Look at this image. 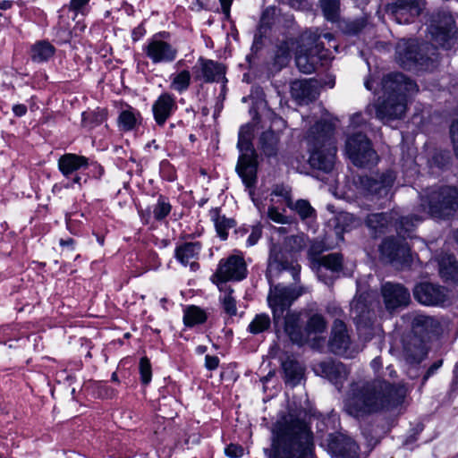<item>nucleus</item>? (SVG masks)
Listing matches in <instances>:
<instances>
[{
  "instance_id": "49530a36",
  "label": "nucleus",
  "mask_w": 458,
  "mask_h": 458,
  "mask_svg": "<svg viewBox=\"0 0 458 458\" xmlns=\"http://www.w3.org/2000/svg\"><path fill=\"white\" fill-rule=\"evenodd\" d=\"M323 13L327 21H335L339 15L340 0H319Z\"/></svg>"
},
{
  "instance_id": "7c9ffc66",
  "label": "nucleus",
  "mask_w": 458,
  "mask_h": 458,
  "mask_svg": "<svg viewBox=\"0 0 458 458\" xmlns=\"http://www.w3.org/2000/svg\"><path fill=\"white\" fill-rule=\"evenodd\" d=\"M440 277L447 284L458 282V262L454 255L443 254L438 259Z\"/></svg>"
},
{
  "instance_id": "37998d69",
  "label": "nucleus",
  "mask_w": 458,
  "mask_h": 458,
  "mask_svg": "<svg viewBox=\"0 0 458 458\" xmlns=\"http://www.w3.org/2000/svg\"><path fill=\"white\" fill-rule=\"evenodd\" d=\"M140 117V113L135 111L133 108H129L121 112L118 122L119 126L123 131H131L132 130L137 123L139 118Z\"/></svg>"
},
{
  "instance_id": "f704fd0d",
  "label": "nucleus",
  "mask_w": 458,
  "mask_h": 458,
  "mask_svg": "<svg viewBox=\"0 0 458 458\" xmlns=\"http://www.w3.org/2000/svg\"><path fill=\"white\" fill-rule=\"evenodd\" d=\"M283 369L286 384L295 386L301 382L303 376V368L298 361L287 359L283 362Z\"/></svg>"
},
{
  "instance_id": "6e6d98bb",
  "label": "nucleus",
  "mask_w": 458,
  "mask_h": 458,
  "mask_svg": "<svg viewBox=\"0 0 458 458\" xmlns=\"http://www.w3.org/2000/svg\"><path fill=\"white\" fill-rule=\"evenodd\" d=\"M244 449L240 445L230 444L225 449V454L230 458H240L243 455Z\"/></svg>"
},
{
  "instance_id": "864d4df0",
  "label": "nucleus",
  "mask_w": 458,
  "mask_h": 458,
  "mask_svg": "<svg viewBox=\"0 0 458 458\" xmlns=\"http://www.w3.org/2000/svg\"><path fill=\"white\" fill-rule=\"evenodd\" d=\"M273 197H281L286 203L287 207L289 206V201H292L291 199V191L288 187L284 185H276L271 192V203L275 202Z\"/></svg>"
},
{
  "instance_id": "e2e57ef3",
  "label": "nucleus",
  "mask_w": 458,
  "mask_h": 458,
  "mask_svg": "<svg viewBox=\"0 0 458 458\" xmlns=\"http://www.w3.org/2000/svg\"><path fill=\"white\" fill-rule=\"evenodd\" d=\"M443 361L437 360L434 362L427 370L426 374L423 377V383H425L434 373L442 366Z\"/></svg>"
},
{
  "instance_id": "c756f323",
  "label": "nucleus",
  "mask_w": 458,
  "mask_h": 458,
  "mask_svg": "<svg viewBox=\"0 0 458 458\" xmlns=\"http://www.w3.org/2000/svg\"><path fill=\"white\" fill-rule=\"evenodd\" d=\"M411 324L415 334L437 333L440 330L439 321L432 316L414 313L411 315Z\"/></svg>"
},
{
  "instance_id": "ddd939ff",
  "label": "nucleus",
  "mask_w": 458,
  "mask_h": 458,
  "mask_svg": "<svg viewBox=\"0 0 458 458\" xmlns=\"http://www.w3.org/2000/svg\"><path fill=\"white\" fill-rule=\"evenodd\" d=\"M382 260L395 266H409L411 262L410 247L404 239L387 237L379 246Z\"/></svg>"
},
{
  "instance_id": "9b49d317",
  "label": "nucleus",
  "mask_w": 458,
  "mask_h": 458,
  "mask_svg": "<svg viewBox=\"0 0 458 458\" xmlns=\"http://www.w3.org/2000/svg\"><path fill=\"white\" fill-rule=\"evenodd\" d=\"M428 44L420 45L415 40H408L399 43L396 47V59L398 64L407 70L428 68V62L431 58L422 54L428 49Z\"/></svg>"
},
{
  "instance_id": "c9c22d12",
  "label": "nucleus",
  "mask_w": 458,
  "mask_h": 458,
  "mask_svg": "<svg viewBox=\"0 0 458 458\" xmlns=\"http://www.w3.org/2000/svg\"><path fill=\"white\" fill-rule=\"evenodd\" d=\"M318 47L316 45L315 49L310 48L306 53L300 51L296 54V65L301 72L309 74L315 71V54L318 53Z\"/></svg>"
},
{
  "instance_id": "423d86ee",
  "label": "nucleus",
  "mask_w": 458,
  "mask_h": 458,
  "mask_svg": "<svg viewBox=\"0 0 458 458\" xmlns=\"http://www.w3.org/2000/svg\"><path fill=\"white\" fill-rule=\"evenodd\" d=\"M253 126L245 124L240 128L237 147L241 152L236 171L246 187L250 188L257 182L258 161L252 146Z\"/></svg>"
},
{
  "instance_id": "393cba45",
  "label": "nucleus",
  "mask_w": 458,
  "mask_h": 458,
  "mask_svg": "<svg viewBox=\"0 0 458 458\" xmlns=\"http://www.w3.org/2000/svg\"><path fill=\"white\" fill-rule=\"evenodd\" d=\"M201 249L200 242H185L176 247L174 257L182 266H190L191 271H196L199 267L197 260Z\"/></svg>"
},
{
  "instance_id": "603ef678",
  "label": "nucleus",
  "mask_w": 458,
  "mask_h": 458,
  "mask_svg": "<svg viewBox=\"0 0 458 458\" xmlns=\"http://www.w3.org/2000/svg\"><path fill=\"white\" fill-rule=\"evenodd\" d=\"M293 42L288 40L282 41L278 46L276 52V58L278 62L287 61L291 55V48Z\"/></svg>"
},
{
  "instance_id": "412c9836",
  "label": "nucleus",
  "mask_w": 458,
  "mask_h": 458,
  "mask_svg": "<svg viewBox=\"0 0 458 458\" xmlns=\"http://www.w3.org/2000/svg\"><path fill=\"white\" fill-rule=\"evenodd\" d=\"M351 344L352 340L345 323L335 319L328 341L329 350L337 355H347Z\"/></svg>"
},
{
  "instance_id": "79ce46f5",
  "label": "nucleus",
  "mask_w": 458,
  "mask_h": 458,
  "mask_svg": "<svg viewBox=\"0 0 458 458\" xmlns=\"http://www.w3.org/2000/svg\"><path fill=\"white\" fill-rule=\"evenodd\" d=\"M276 15L277 9L275 6H268L263 11L258 28L260 37L265 35L267 30L271 29L275 23Z\"/></svg>"
},
{
  "instance_id": "680f3d73",
  "label": "nucleus",
  "mask_w": 458,
  "mask_h": 458,
  "mask_svg": "<svg viewBox=\"0 0 458 458\" xmlns=\"http://www.w3.org/2000/svg\"><path fill=\"white\" fill-rule=\"evenodd\" d=\"M366 123V120L361 113H356L351 117V126L358 128Z\"/></svg>"
},
{
  "instance_id": "39448f33",
  "label": "nucleus",
  "mask_w": 458,
  "mask_h": 458,
  "mask_svg": "<svg viewBox=\"0 0 458 458\" xmlns=\"http://www.w3.org/2000/svg\"><path fill=\"white\" fill-rule=\"evenodd\" d=\"M335 124L327 120L317 122L307 131L305 141L311 167L325 173L333 170L337 151L333 138Z\"/></svg>"
},
{
  "instance_id": "c03bdc74",
  "label": "nucleus",
  "mask_w": 458,
  "mask_h": 458,
  "mask_svg": "<svg viewBox=\"0 0 458 458\" xmlns=\"http://www.w3.org/2000/svg\"><path fill=\"white\" fill-rule=\"evenodd\" d=\"M271 320L267 314L261 313L255 316L248 326V330L253 335L263 333L270 327Z\"/></svg>"
},
{
  "instance_id": "4c0bfd02",
  "label": "nucleus",
  "mask_w": 458,
  "mask_h": 458,
  "mask_svg": "<svg viewBox=\"0 0 458 458\" xmlns=\"http://www.w3.org/2000/svg\"><path fill=\"white\" fill-rule=\"evenodd\" d=\"M169 79L170 89L181 94L190 88L191 74L189 70H182L172 73Z\"/></svg>"
},
{
  "instance_id": "a18cd8bd",
  "label": "nucleus",
  "mask_w": 458,
  "mask_h": 458,
  "mask_svg": "<svg viewBox=\"0 0 458 458\" xmlns=\"http://www.w3.org/2000/svg\"><path fill=\"white\" fill-rule=\"evenodd\" d=\"M171 209L172 206L167 198L160 195L157 203L152 208V214L156 220L161 221L170 214Z\"/></svg>"
},
{
  "instance_id": "ea45409f",
  "label": "nucleus",
  "mask_w": 458,
  "mask_h": 458,
  "mask_svg": "<svg viewBox=\"0 0 458 458\" xmlns=\"http://www.w3.org/2000/svg\"><path fill=\"white\" fill-rule=\"evenodd\" d=\"M207 320V314L204 310L199 307L191 305L186 307L183 314V322L186 327H192L196 325L202 324Z\"/></svg>"
},
{
  "instance_id": "a211bd4d",
  "label": "nucleus",
  "mask_w": 458,
  "mask_h": 458,
  "mask_svg": "<svg viewBox=\"0 0 458 458\" xmlns=\"http://www.w3.org/2000/svg\"><path fill=\"white\" fill-rule=\"evenodd\" d=\"M413 296L425 306H442L448 301V291L445 287L428 282L417 284Z\"/></svg>"
},
{
  "instance_id": "3c124183",
  "label": "nucleus",
  "mask_w": 458,
  "mask_h": 458,
  "mask_svg": "<svg viewBox=\"0 0 458 458\" xmlns=\"http://www.w3.org/2000/svg\"><path fill=\"white\" fill-rule=\"evenodd\" d=\"M140 374L142 384L148 385L151 381V364L147 357H142L140 360Z\"/></svg>"
},
{
  "instance_id": "2f4dec72",
  "label": "nucleus",
  "mask_w": 458,
  "mask_h": 458,
  "mask_svg": "<svg viewBox=\"0 0 458 458\" xmlns=\"http://www.w3.org/2000/svg\"><path fill=\"white\" fill-rule=\"evenodd\" d=\"M313 267L317 268L318 277L321 278L322 268L332 272H339L343 268V256L340 253H330L312 259Z\"/></svg>"
},
{
  "instance_id": "5701e85b",
  "label": "nucleus",
  "mask_w": 458,
  "mask_h": 458,
  "mask_svg": "<svg viewBox=\"0 0 458 458\" xmlns=\"http://www.w3.org/2000/svg\"><path fill=\"white\" fill-rule=\"evenodd\" d=\"M316 372L328 379L338 390H341L349 374L344 364L335 360L318 363L316 367Z\"/></svg>"
},
{
  "instance_id": "bf43d9fd",
  "label": "nucleus",
  "mask_w": 458,
  "mask_h": 458,
  "mask_svg": "<svg viewBox=\"0 0 458 458\" xmlns=\"http://www.w3.org/2000/svg\"><path fill=\"white\" fill-rule=\"evenodd\" d=\"M189 8L193 12H200L207 8V0H187Z\"/></svg>"
},
{
  "instance_id": "cd10ccee",
  "label": "nucleus",
  "mask_w": 458,
  "mask_h": 458,
  "mask_svg": "<svg viewBox=\"0 0 458 458\" xmlns=\"http://www.w3.org/2000/svg\"><path fill=\"white\" fill-rule=\"evenodd\" d=\"M88 166L89 159L76 154H64L58 159V168L66 178H72L73 174Z\"/></svg>"
},
{
  "instance_id": "e433bc0d",
  "label": "nucleus",
  "mask_w": 458,
  "mask_h": 458,
  "mask_svg": "<svg viewBox=\"0 0 458 458\" xmlns=\"http://www.w3.org/2000/svg\"><path fill=\"white\" fill-rule=\"evenodd\" d=\"M327 327V323L323 315L314 313L310 316L304 327V334L306 335L307 342L310 336L324 333Z\"/></svg>"
},
{
  "instance_id": "f03ea898",
  "label": "nucleus",
  "mask_w": 458,
  "mask_h": 458,
  "mask_svg": "<svg viewBox=\"0 0 458 458\" xmlns=\"http://www.w3.org/2000/svg\"><path fill=\"white\" fill-rule=\"evenodd\" d=\"M422 215L398 216L396 211L368 215L365 223L371 233L377 237L388 231L394 222L399 237H411L416 225L426 216L444 218L458 208V190L443 186L437 189H427L421 197Z\"/></svg>"
},
{
  "instance_id": "0e129e2a",
  "label": "nucleus",
  "mask_w": 458,
  "mask_h": 458,
  "mask_svg": "<svg viewBox=\"0 0 458 458\" xmlns=\"http://www.w3.org/2000/svg\"><path fill=\"white\" fill-rule=\"evenodd\" d=\"M219 2H220V4H221V8H222L223 13L225 14V16L226 18H229L230 17V10H231V5L233 4V0H219Z\"/></svg>"
},
{
  "instance_id": "0eeeda50",
  "label": "nucleus",
  "mask_w": 458,
  "mask_h": 458,
  "mask_svg": "<svg viewBox=\"0 0 458 458\" xmlns=\"http://www.w3.org/2000/svg\"><path fill=\"white\" fill-rule=\"evenodd\" d=\"M455 21L447 11H437L431 14L428 31L433 43L448 49L452 46L453 38L456 32Z\"/></svg>"
},
{
  "instance_id": "b1692460",
  "label": "nucleus",
  "mask_w": 458,
  "mask_h": 458,
  "mask_svg": "<svg viewBox=\"0 0 458 458\" xmlns=\"http://www.w3.org/2000/svg\"><path fill=\"white\" fill-rule=\"evenodd\" d=\"M330 452L340 458H358L359 446L351 437L344 435H330L328 438Z\"/></svg>"
},
{
  "instance_id": "2eb2a0df",
  "label": "nucleus",
  "mask_w": 458,
  "mask_h": 458,
  "mask_svg": "<svg viewBox=\"0 0 458 458\" xmlns=\"http://www.w3.org/2000/svg\"><path fill=\"white\" fill-rule=\"evenodd\" d=\"M143 52L152 64H170L178 55V50L169 42L154 35L143 47Z\"/></svg>"
},
{
  "instance_id": "338daca9",
  "label": "nucleus",
  "mask_w": 458,
  "mask_h": 458,
  "mask_svg": "<svg viewBox=\"0 0 458 458\" xmlns=\"http://www.w3.org/2000/svg\"><path fill=\"white\" fill-rule=\"evenodd\" d=\"M371 368L375 371V373H378L379 370L383 368V362L380 357H376L372 360L370 363Z\"/></svg>"
},
{
  "instance_id": "f257e3e1",
  "label": "nucleus",
  "mask_w": 458,
  "mask_h": 458,
  "mask_svg": "<svg viewBox=\"0 0 458 458\" xmlns=\"http://www.w3.org/2000/svg\"><path fill=\"white\" fill-rule=\"evenodd\" d=\"M383 378L371 381L353 382L344 401V411L354 418H361L382 411H389L402 406L408 394L404 383H391L386 377H396V371L387 366Z\"/></svg>"
},
{
  "instance_id": "4d7b16f0",
  "label": "nucleus",
  "mask_w": 458,
  "mask_h": 458,
  "mask_svg": "<svg viewBox=\"0 0 458 458\" xmlns=\"http://www.w3.org/2000/svg\"><path fill=\"white\" fill-rule=\"evenodd\" d=\"M262 234V230L259 226L252 227L250 234L247 238V246L251 247L254 246L259 240L260 239Z\"/></svg>"
},
{
  "instance_id": "13d9d810",
  "label": "nucleus",
  "mask_w": 458,
  "mask_h": 458,
  "mask_svg": "<svg viewBox=\"0 0 458 458\" xmlns=\"http://www.w3.org/2000/svg\"><path fill=\"white\" fill-rule=\"evenodd\" d=\"M450 134L454 144V153L458 158V119L450 127Z\"/></svg>"
},
{
  "instance_id": "1a4fd4ad",
  "label": "nucleus",
  "mask_w": 458,
  "mask_h": 458,
  "mask_svg": "<svg viewBox=\"0 0 458 458\" xmlns=\"http://www.w3.org/2000/svg\"><path fill=\"white\" fill-rule=\"evenodd\" d=\"M345 150L356 166L375 165L378 160V156L372 148L370 140L361 132L353 133L347 138Z\"/></svg>"
},
{
  "instance_id": "4be33fe9",
  "label": "nucleus",
  "mask_w": 458,
  "mask_h": 458,
  "mask_svg": "<svg viewBox=\"0 0 458 458\" xmlns=\"http://www.w3.org/2000/svg\"><path fill=\"white\" fill-rule=\"evenodd\" d=\"M177 108L176 98L173 94L169 92L160 94L152 105V113L156 123L158 126H164Z\"/></svg>"
},
{
  "instance_id": "dca6fc26",
  "label": "nucleus",
  "mask_w": 458,
  "mask_h": 458,
  "mask_svg": "<svg viewBox=\"0 0 458 458\" xmlns=\"http://www.w3.org/2000/svg\"><path fill=\"white\" fill-rule=\"evenodd\" d=\"M424 8V0H394L386 6V13L397 23H410Z\"/></svg>"
},
{
  "instance_id": "f8f14e48",
  "label": "nucleus",
  "mask_w": 458,
  "mask_h": 458,
  "mask_svg": "<svg viewBox=\"0 0 458 458\" xmlns=\"http://www.w3.org/2000/svg\"><path fill=\"white\" fill-rule=\"evenodd\" d=\"M248 275L247 265L242 255H231L222 259L213 276V282L219 285H225L228 281H242Z\"/></svg>"
},
{
  "instance_id": "a19ab883",
  "label": "nucleus",
  "mask_w": 458,
  "mask_h": 458,
  "mask_svg": "<svg viewBox=\"0 0 458 458\" xmlns=\"http://www.w3.org/2000/svg\"><path fill=\"white\" fill-rule=\"evenodd\" d=\"M219 290L223 293L219 297V301L224 311L233 317L237 314L236 300L233 296V290L226 285H219Z\"/></svg>"
},
{
  "instance_id": "6e6552de",
  "label": "nucleus",
  "mask_w": 458,
  "mask_h": 458,
  "mask_svg": "<svg viewBox=\"0 0 458 458\" xmlns=\"http://www.w3.org/2000/svg\"><path fill=\"white\" fill-rule=\"evenodd\" d=\"M396 175L394 171L360 175L357 181L358 188L371 199L386 198L391 191Z\"/></svg>"
},
{
  "instance_id": "58836bf2",
  "label": "nucleus",
  "mask_w": 458,
  "mask_h": 458,
  "mask_svg": "<svg viewBox=\"0 0 458 458\" xmlns=\"http://www.w3.org/2000/svg\"><path fill=\"white\" fill-rule=\"evenodd\" d=\"M55 47L47 41H38L31 47V59L37 63L47 61L55 54Z\"/></svg>"
},
{
  "instance_id": "7ed1b4c3",
  "label": "nucleus",
  "mask_w": 458,
  "mask_h": 458,
  "mask_svg": "<svg viewBox=\"0 0 458 458\" xmlns=\"http://www.w3.org/2000/svg\"><path fill=\"white\" fill-rule=\"evenodd\" d=\"M314 437L302 420L291 419L275 433L268 458H316Z\"/></svg>"
},
{
  "instance_id": "9d476101",
  "label": "nucleus",
  "mask_w": 458,
  "mask_h": 458,
  "mask_svg": "<svg viewBox=\"0 0 458 458\" xmlns=\"http://www.w3.org/2000/svg\"><path fill=\"white\" fill-rule=\"evenodd\" d=\"M307 292L308 288L304 286L286 287L276 285L273 289H270L267 302L272 310L275 323H278L293 302Z\"/></svg>"
},
{
  "instance_id": "5fc2aeb1",
  "label": "nucleus",
  "mask_w": 458,
  "mask_h": 458,
  "mask_svg": "<svg viewBox=\"0 0 458 458\" xmlns=\"http://www.w3.org/2000/svg\"><path fill=\"white\" fill-rule=\"evenodd\" d=\"M267 216L269 217V219L277 224L288 223V218L282 212H280L277 208L274 207L273 205L270 206L267 209Z\"/></svg>"
},
{
  "instance_id": "69168bd1",
  "label": "nucleus",
  "mask_w": 458,
  "mask_h": 458,
  "mask_svg": "<svg viewBox=\"0 0 458 458\" xmlns=\"http://www.w3.org/2000/svg\"><path fill=\"white\" fill-rule=\"evenodd\" d=\"M13 112L16 116L21 117L26 114L27 106L23 104H16L13 106Z\"/></svg>"
},
{
  "instance_id": "473e14b6",
  "label": "nucleus",
  "mask_w": 458,
  "mask_h": 458,
  "mask_svg": "<svg viewBox=\"0 0 458 458\" xmlns=\"http://www.w3.org/2000/svg\"><path fill=\"white\" fill-rule=\"evenodd\" d=\"M280 136L277 132L268 130L259 137V146L263 154L268 157H276L279 149Z\"/></svg>"
},
{
  "instance_id": "4468645a",
  "label": "nucleus",
  "mask_w": 458,
  "mask_h": 458,
  "mask_svg": "<svg viewBox=\"0 0 458 458\" xmlns=\"http://www.w3.org/2000/svg\"><path fill=\"white\" fill-rule=\"evenodd\" d=\"M369 294L356 296L351 302V312L357 329L368 336L373 334V324L376 320V313L372 302L369 300Z\"/></svg>"
},
{
  "instance_id": "09e8293b",
  "label": "nucleus",
  "mask_w": 458,
  "mask_h": 458,
  "mask_svg": "<svg viewBox=\"0 0 458 458\" xmlns=\"http://www.w3.org/2000/svg\"><path fill=\"white\" fill-rule=\"evenodd\" d=\"M367 25V20L363 17L352 21H346L342 25V30L345 34L357 35Z\"/></svg>"
},
{
  "instance_id": "aec40b11",
  "label": "nucleus",
  "mask_w": 458,
  "mask_h": 458,
  "mask_svg": "<svg viewBox=\"0 0 458 458\" xmlns=\"http://www.w3.org/2000/svg\"><path fill=\"white\" fill-rule=\"evenodd\" d=\"M381 293L386 309L392 311L399 307L406 306L410 301V293L400 284L386 282L381 286Z\"/></svg>"
},
{
  "instance_id": "20e7f679",
  "label": "nucleus",
  "mask_w": 458,
  "mask_h": 458,
  "mask_svg": "<svg viewBox=\"0 0 458 458\" xmlns=\"http://www.w3.org/2000/svg\"><path fill=\"white\" fill-rule=\"evenodd\" d=\"M382 88V101L369 106L366 114L370 115L375 109L376 117L384 123L403 118L407 109V97L418 91L417 84L403 73L394 72L384 77Z\"/></svg>"
},
{
  "instance_id": "bb28decb",
  "label": "nucleus",
  "mask_w": 458,
  "mask_h": 458,
  "mask_svg": "<svg viewBox=\"0 0 458 458\" xmlns=\"http://www.w3.org/2000/svg\"><path fill=\"white\" fill-rule=\"evenodd\" d=\"M427 352L423 341L418 336L404 340L403 356L408 364H420L425 359Z\"/></svg>"
},
{
  "instance_id": "774afa93",
  "label": "nucleus",
  "mask_w": 458,
  "mask_h": 458,
  "mask_svg": "<svg viewBox=\"0 0 458 458\" xmlns=\"http://www.w3.org/2000/svg\"><path fill=\"white\" fill-rule=\"evenodd\" d=\"M75 242L72 238L61 239L60 245L64 248H67L71 250H74Z\"/></svg>"
},
{
  "instance_id": "c85d7f7f",
  "label": "nucleus",
  "mask_w": 458,
  "mask_h": 458,
  "mask_svg": "<svg viewBox=\"0 0 458 458\" xmlns=\"http://www.w3.org/2000/svg\"><path fill=\"white\" fill-rule=\"evenodd\" d=\"M284 332L290 340L297 345L301 346L307 343L304 328L302 329L300 325V315L298 313L287 311L284 317Z\"/></svg>"
},
{
  "instance_id": "6ab92c4d",
  "label": "nucleus",
  "mask_w": 458,
  "mask_h": 458,
  "mask_svg": "<svg viewBox=\"0 0 458 458\" xmlns=\"http://www.w3.org/2000/svg\"><path fill=\"white\" fill-rule=\"evenodd\" d=\"M196 81L213 83L225 78V67L221 63L199 57L192 68Z\"/></svg>"
},
{
  "instance_id": "de8ad7c7",
  "label": "nucleus",
  "mask_w": 458,
  "mask_h": 458,
  "mask_svg": "<svg viewBox=\"0 0 458 458\" xmlns=\"http://www.w3.org/2000/svg\"><path fill=\"white\" fill-rule=\"evenodd\" d=\"M288 208L294 210L301 219L310 217L315 213V209L306 199H299L296 202L289 201Z\"/></svg>"
},
{
  "instance_id": "a878e982",
  "label": "nucleus",
  "mask_w": 458,
  "mask_h": 458,
  "mask_svg": "<svg viewBox=\"0 0 458 458\" xmlns=\"http://www.w3.org/2000/svg\"><path fill=\"white\" fill-rule=\"evenodd\" d=\"M291 95L300 104H308L318 96L317 81L314 80H297L291 84Z\"/></svg>"
},
{
  "instance_id": "f3484780",
  "label": "nucleus",
  "mask_w": 458,
  "mask_h": 458,
  "mask_svg": "<svg viewBox=\"0 0 458 458\" xmlns=\"http://www.w3.org/2000/svg\"><path fill=\"white\" fill-rule=\"evenodd\" d=\"M283 271H289L295 282L300 280L301 266L282 250L278 245H273L270 249L267 274L278 275Z\"/></svg>"
},
{
  "instance_id": "8fccbe9b",
  "label": "nucleus",
  "mask_w": 458,
  "mask_h": 458,
  "mask_svg": "<svg viewBox=\"0 0 458 458\" xmlns=\"http://www.w3.org/2000/svg\"><path fill=\"white\" fill-rule=\"evenodd\" d=\"M89 2L90 0H71L67 5L70 12H72L74 20L79 14L85 16L89 12Z\"/></svg>"
},
{
  "instance_id": "72a5a7b5",
  "label": "nucleus",
  "mask_w": 458,
  "mask_h": 458,
  "mask_svg": "<svg viewBox=\"0 0 458 458\" xmlns=\"http://www.w3.org/2000/svg\"><path fill=\"white\" fill-rule=\"evenodd\" d=\"M211 220L213 221L216 233L221 240H226L228 236V229L234 226V221L230 218H226L221 215L219 208H212L209 211Z\"/></svg>"
},
{
  "instance_id": "052dcab7",
  "label": "nucleus",
  "mask_w": 458,
  "mask_h": 458,
  "mask_svg": "<svg viewBox=\"0 0 458 458\" xmlns=\"http://www.w3.org/2000/svg\"><path fill=\"white\" fill-rule=\"evenodd\" d=\"M219 365V359L217 356L206 355L205 366L208 370L216 369Z\"/></svg>"
}]
</instances>
